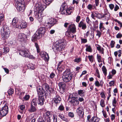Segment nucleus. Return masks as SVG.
<instances>
[{"label": "nucleus", "instance_id": "nucleus-1", "mask_svg": "<svg viewBox=\"0 0 122 122\" xmlns=\"http://www.w3.org/2000/svg\"><path fill=\"white\" fill-rule=\"evenodd\" d=\"M65 45V43L61 40H59L58 42L53 45L52 48L55 52L60 51L64 49Z\"/></svg>", "mask_w": 122, "mask_h": 122}, {"label": "nucleus", "instance_id": "nucleus-2", "mask_svg": "<svg viewBox=\"0 0 122 122\" xmlns=\"http://www.w3.org/2000/svg\"><path fill=\"white\" fill-rule=\"evenodd\" d=\"M1 36L3 40L7 39L10 36V32L8 27L6 25L3 26L1 29Z\"/></svg>", "mask_w": 122, "mask_h": 122}, {"label": "nucleus", "instance_id": "nucleus-3", "mask_svg": "<svg viewBox=\"0 0 122 122\" xmlns=\"http://www.w3.org/2000/svg\"><path fill=\"white\" fill-rule=\"evenodd\" d=\"M16 7L17 10L20 12L23 11L25 9L24 0H15Z\"/></svg>", "mask_w": 122, "mask_h": 122}, {"label": "nucleus", "instance_id": "nucleus-4", "mask_svg": "<svg viewBox=\"0 0 122 122\" xmlns=\"http://www.w3.org/2000/svg\"><path fill=\"white\" fill-rule=\"evenodd\" d=\"M72 77L69 70H66L64 72L62 76V78L64 82H69L71 80Z\"/></svg>", "mask_w": 122, "mask_h": 122}, {"label": "nucleus", "instance_id": "nucleus-5", "mask_svg": "<svg viewBox=\"0 0 122 122\" xmlns=\"http://www.w3.org/2000/svg\"><path fill=\"white\" fill-rule=\"evenodd\" d=\"M71 7L67 8V6L63 5L61 6V13L62 14H65V12H66L68 14H70L72 11Z\"/></svg>", "mask_w": 122, "mask_h": 122}, {"label": "nucleus", "instance_id": "nucleus-6", "mask_svg": "<svg viewBox=\"0 0 122 122\" xmlns=\"http://www.w3.org/2000/svg\"><path fill=\"white\" fill-rule=\"evenodd\" d=\"M8 108L7 106L3 107L0 110V117H2L5 116L8 113Z\"/></svg>", "mask_w": 122, "mask_h": 122}, {"label": "nucleus", "instance_id": "nucleus-7", "mask_svg": "<svg viewBox=\"0 0 122 122\" xmlns=\"http://www.w3.org/2000/svg\"><path fill=\"white\" fill-rule=\"evenodd\" d=\"M36 10L42 12L46 8V6L44 5L40 2L37 3L35 5Z\"/></svg>", "mask_w": 122, "mask_h": 122}, {"label": "nucleus", "instance_id": "nucleus-8", "mask_svg": "<svg viewBox=\"0 0 122 122\" xmlns=\"http://www.w3.org/2000/svg\"><path fill=\"white\" fill-rule=\"evenodd\" d=\"M35 11V14L36 18L38 20L39 22H42V18L41 16L42 12H40L39 11Z\"/></svg>", "mask_w": 122, "mask_h": 122}, {"label": "nucleus", "instance_id": "nucleus-9", "mask_svg": "<svg viewBox=\"0 0 122 122\" xmlns=\"http://www.w3.org/2000/svg\"><path fill=\"white\" fill-rule=\"evenodd\" d=\"M58 86L59 87L60 93H64L65 91V84L63 82H61L58 83Z\"/></svg>", "mask_w": 122, "mask_h": 122}, {"label": "nucleus", "instance_id": "nucleus-10", "mask_svg": "<svg viewBox=\"0 0 122 122\" xmlns=\"http://www.w3.org/2000/svg\"><path fill=\"white\" fill-rule=\"evenodd\" d=\"M30 53L28 50L25 49L23 51L21 50L20 51L19 54L24 57H28L29 56Z\"/></svg>", "mask_w": 122, "mask_h": 122}, {"label": "nucleus", "instance_id": "nucleus-11", "mask_svg": "<svg viewBox=\"0 0 122 122\" xmlns=\"http://www.w3.org/2000/svg\"><path fill=\"white\" fill-rule=\"evenodd\" d=\"M18 26L17 28L19 29H23L26 28L27 26V24L25 22H22L20 21L18 23Z\"/></svg>", "mask_w": 122, "mask_h": 122}, {"label": "nucleus", "instance_id": "nucleus-12", "mask_svg": "<svg viewBox=\"0 0 122 122\" xmlns=\"http://www.w3.org/2000/svg\"><path fill=\"white\" fill-rule=\"evenodd\" d=\"M76 26L74 24H71L69 26L68 30L67 31H69L71 33H74L76 32Z\"/></svg>", "mask_w": 122, "mask_h": 122}, {"label": "nucleus", "instance_id": "nucleus-13", "mask_svg": "<svg viewBox=\"0 0 122 122\" xmlns=\"http://www.w3.org/2000/svg\"><path fill=\"white\" fill-rule=\"evenodd\" d=\"M77 112L78 113L80 118H82L84 115L83 108L82 107H81L78 108L76 110Z\"/></svg>", "mask_w": 122, "mask_h": 122}, {"label": "nucleus", "instance_id": "nucleus-14", "mask_svg": "<svg viewBox=\"0 0 122 122\" xmlns=\"http://www.w3.org/2000/svg\"><path fill=\"white\" fill-rule=\"evenodd\" d=\"M60 97L58 95H56L55 97L52 100V103H54L57 104L60 102L61 101Z\"/></svg>", "mask_w": 122, "mask_h": 122}, {"label": "nucleus", "instance_id": "nucleus-15", "mask_svg": "<svg viewBox=\"0 0 122 122\" xmlns=\"http://www.w3.org/2000/svg\"><path fill=\"white\" fill-rule=\"evenodd\" d=\"M27 38V36L25 34L23 33H20L18 35V40L19 41H24L25 39Z\"/></svg>", "mask_w": 122, "mask_h": 122}, {"label": "nucleus", "instance_id": "nucleus-16", "mask_svg": "<svg viewBox=\"0 0 122 122\" xmlns=\"http://www.w3.org/2000/svg\"><path fill=\"white\" fill-rule=\"evenodd\" d=\"M20 21V20H18L17 18H15L13 19L12 21V24L15 28H17V26H18V23Z\"/></svg>", "mask_w": 122, "mask_h": 122}, {"label": "nucleus", "instance_id": "nucleus-17", "mask_svg": "<svg viewBox=\"0 0 122 122\" xmlns=\"http://www.w3.org/2000/svg\"><path fill=\"white\" fill-rule=\"evenodd\" d=\"M45 28L44 27H41L37 31L36 33L41 36V34L45 33Z\"/></svg>", "mask_w": 122, "mask_h": 122}, {"label": "nucleus", "instance_id": "nucleus-18", "mask_svg": "<svg viewBox=\"0 0 122 122\" xmlns=\"http://www.w3.org/2000/svg\"><path fill=\"white\" fill-rule=\"evenodd\" d=\"M37 90L39 96L40 95L43 96L44 93H43V90L41 86H38Z\"/></svg>", "mask_w": 122, "mask_h": 122}, {"label": "nucleus", "instance_id": "nucleus-19", "mask_svg": "<svg viewBox=\"0 0 122 122\" xmlns=\"http://www.w3.org/2000/svg\"><path fill=\"white\" fill-rule=\"evenodd\" d=\"M44 97L43 96H39L38 103L41 106L42 105L44 104Z\"/></svg>", "mask_w": 122, "mask_h": 122}, {"label": "nucleus", "instance_id": "nucleus-20", "mask_svg": "<svg viewBox=\"0 0 122 122\" xmlns=\"http://www.w3.org/2000/svg\"><path fill=\"white\" fill-rule=\"evenodd\" d=\"M40 36L36 32L32 36V41L33 42H35L36 41L37 39H39Z\"/></svg>", "mask_w": 122, "mask_h": 122}, {"label": "nucleus", "instance_id": "nucleus-21", "mask_svg": "<svg viewBox=\"0 0 122 122\" xmlns=\"http://www.w3.org/2000/svg\"><path fill=\"white\" fill-rule=\"evenodd\" d=\"M78 26L79 27H81L82 29L83 30L85 29L87 27L86 24L82 21L79 22Z\"/></svg>", "mask_w": 122, "mask_h": 122}, {"label": "nucleus", "instance_id": "nucleus-22", "mask_svg": "<svg viewBox=\"0 0 122 122\" xmlns=\"http://www.w3.org/2000/svg\"><path fill=\"white\" fill-rule=\"evenodd\" d=\"M36 106L30 105V107L28 110V111L30 112H35L37 110Z\"/></svg>", "mask_w": 122, "mask_h": 122}, {"label": "nucleus", "instance_id": "nucleus-23", "mask_svg": "<svg viewBox=\"0 0 122 122\" xmlns=\"http://www.w3.org/2000/svg\"><path fill=\"white\" fill-rule=\"evenodd\" d=\"M56 22V19L52 18L50 19V21L47 23L48 24H50V26H52L55 24Z\"/></svg>", "mask_w": 122, "mask_h": 122}, {"label": "nucleus", "instance_id": "nucleus-24", "mask_svg": "<svg viewBox=\"0 0 122 122\" xmlns=\"http://www.w3.org/2000/svg\"><path fill=\"white\" fill-rule=\"evenodd\" d=\"M96 47L97 50L99 51L100 53L102 54H104V49L103 47H102L99 45H97Z\"/></svg>", "mask_w": 122, "mask_h": 122}, {"label": "nucleus", "instance_id": "nucleus-25", "mask_svg": "<svg viewBox=\"0 0 122 122\" xmlns=\"http://www.w3.org/2000/svg\"><path fill=\"white\" fill-rule=\"evenodd\" d=\"M62 61H61L59 62V63L58 64V67H57V69L58 70L60 71H61L63 70V69L64 68V67L63 66H60V65L61 63L62 62Z\"/></svg>", "mask_w": 122, "mask_h": 122}, {"label": "nucleus", "instance_id": "nucleus-26", "mask_svg": "<svg viewBox=\"0 0 122 122\" xmlns=\"http://www.w3.org/2000/svg\"><path fill=\"white\" fill-rule=\"evenodd\" d=\"M91 122H98L100 119L96 117H92L91 119Z\"/></svg>", "mask_w": 122, "mask_h": 122}, {"label": "nucleus", "instance_id": "nucleus-27", "mask_svg": "<svg viewBox=\"0 0 122 122\" xmlns=\"http://www.w3.org/2000/svg\"><path fill=\"white\" fill-rule=\"evenodd\" d=\"M71 102L73 103L74 105H78L79 103L78 101L76 100L75 98H72Z\"/></svg>", "mask_w": 122, "mask_h": 122}, {"label": "nucleus", "instance_id": "nucleus-28", "mask_svg": "<svg viewBox=\"0 0 122 122\" xmlns=\"http://www.w3.org/2000/svg\"><path fill=\"white\" fill-rule=\"evenodd\" d=\"M85 46L86 47V51L91 52H92V49L90 46L88 45H86Z\"/></svg>", "mask_w": 122, "mask_h": 122}, {"label": "nucleus", "instance_id": "nucleus-29", "mask_svg": "<svg viewBox=\"0 0 122 122\" xmlns=\"http://www.w3.org/2000/svg\"><path fill=\"white\" fill-rule=\"evenodd\" d=\"M37 99L36 98L33 99L30 105H32L36 106L37 105L36 103Z\"/></svg>", "mask_w": 122, "mask_h": 122}, {"label": "nucleus", "instance_id": "nucleus-30", "mask_svg": "<svg viewBox=\"0 0 122 122\" xmlns=\"http://www.w3.org/2000/svg\"><path fill=\"white\" fill-rule=\"evenodd\" d=\"M66 34L68 36L71 38H73L74 37V36L69 31H67L66 32Z\"/></svg>", "mask_w": 122, "mask_h": 122}, {"label": "nucleus", "instance_id": "nucleus-31", "mask_svg": "<svg viewBox=\"0 0 122 122\" xmlns=\"http://www.w3.org/2000/svg\"><path fill=\"white\" fill-rule=\"evenodd\" d=\"M85 91L82 90H80L78 91V94L81 97L84 96Z\"/></svg>", "mask_w": 122, "mask_h": 122}, {"label": "nucleus", "instance_id": "nucleus-32", "mask_svg": "<svg viewBox=\"0 0 122 122\" xmlns=\"http://www.w3.org/2000/svg\"><path fill=\"white\" fill-rule=\"evenodd\" d=\"M103 24L101 22L99 28L101 31L102 32L103 30L105 29V28L103 25Z\"/></svg>", "mask_w": 122, "mask_h": 122}, {"label": "nucleus", "instance_id": "nucleus-33", "mask_svg": "<svg viewBox=\"0 0 122 122\" xmlns=\"http://www.w3.org/2000/svg\"><path fill=\"white\" fill-rule=\"evenodd\" d=\"M102 70L104 76H106L107 74V70L104 66H102Z\"/></svg>", "mask_w": 122, "mask_h": 122}, {"label": "nucleus", "instance_id": "nucleus-34", "mask_svg": "<svg viewBox=\"0 0 122 122\" xmlns=\"http://www.w3.org/2000/svg\"><path fill=\"white\" fill-rule=\"evenodd\" d=\"M19 108L21 110V111H20V112L21 114H23V111L24 110L25 108V106L24 105H21L19 107Z\"/></svg>", "mask_w": 122, "mask_h": 122}, {"label": "nucleus", "instance_id": "nucleus-35", "mask_svg": "<svg viewBox=\"0 0 122 122\" xmlns=\"http://www.w3.org/2000/svg\"><path fill=\"white\" fill-rule=\"evenodd\" d=\"M4 16L2 14H0V25H1V24L2 21L4 20Z\"/></svg>", "mask_w": 122, "mask_h": 122}, {"label": "nucleus", "instance_id": "nucleus-36", "mask_svg": "<svg viewBox=\"0 0 122 122\" xmlns=\"http://www.w3.org/2000/svg\"><path fill=\"white\" fill-rule=\"evenodd\" d=\"M99 15V14L98 13L94 12L92 13L91 16L92 18L94 19L95 17H97Z\"/></svg>", "mask_w": 122, "mask_h": 122}, {"label": "nucleus", "instance_id": "nucleus-37", "mask_svg": "<svg viewBox=\"0 0 122 122\" xmlns=\"http://www.w3.org/2000/svg\"><path fill=\"white\" fill-rule=\"evenodd\" d=\"M9 51V49L8 47H5L3 48V51L2 52L4 54H5L8 52Z\"/></svg>", "mask_w": 122, "mask_h": 122}, {"label": "nucleus", "instance_id": "nucleus-38", "mask_svg": "<svg viewBox=\"0 0 122 122\" xmlns=\"http://www.w3.org/2000/svg\"><path fill=\"white\" fill-rule=\"evenodd\" d=\"M117 103L116 100V99L115 98H114V99L112 101V104L113 105L114 107L116 106Z\"/></svg>", "mask_w": 122, "mask_h": 122}, {"label": "nucleus", "instance_id": "nucleus-39", "mask_svg": "<svg viewBox=\"0 0 122 122\" xmlns=\"http://www.w3.org/2000/svg\"><path fill=\"white\" fill-rule=\"evenodd\" d=\"M97 59L99 62H102L101 56L100 55H99L98 54H97Z\"/></svg>", "mask_w": 122, "mask_h": 122}, {"label": "nucleus", "instance_id": "nucleus-40", "mask_svg": "<svg viewBox=\"0 0 122 122\" xmlns=\"http://www.w3.org/2000/svg\"><path fill=\"white\" fill-rule=\"evenodd\" d=\"M8 94L9 95H11L14 93V90L12 89H10L8 91Z\"/></svg>", "mask_w": 122, "mask_h": 122}, {"label": "nucleus", "instance_id": "nucleus-41", "mask_svg": "<svg viewBox=\"0 0 122 122\" xmlns=\"http://www.w3.org/2000/svg\"><path fill=\"white\" fill-rule=\"evenodd\" d=\"M52 0H43L44 3L46 5H49L51 2Z\"/></svg>", "mask_w": 122, "mask_h": 122}, {"label": "nucleus", "instance_id": "nucleus-42", "mask_svg": "<svg viewBox=\"0 0 122 122\" xmlns=\"http://www.w3.org/2000/svg\"><path fill=\"white\" fill-rule=\"evenodd\" d=\"M30 96L28 95H25L23 97V99L24 101H27L29 99Z\"/></svg>", "mask_w": 122, "mask_h": 122}, {"label": "nucleus", "instance_id": "nucleus-43", "mask_svg": "<svg viewBox=\"0 0 122 122\" xmlns=\"http://www.w3.org/2000/svg\"><path fill=\"white\" fill-rule=\"evenodd\" d=\"M97 32V34L96 35L97 36H98L99 38L102 34V33L101 31H99L98 30H97L96 31Z\"/></svg>", "mask_w": 122, "mask_h": 122}, {"label": "nucleus", "instance_id": "nucleus-44", "mask_svg": "<svg viewBox=\"0 0 122 122\" xmlns=\"http://www.w3.org/2000/svg\"><path fill=\"white\" fill-rule=\"evenodd\" d=\"M43 88H45L46 91L48 90L49 88L48 85L46 84H43Z\"/></svg>", "mask_w": 122, "mask_h": 122}, {"label": "nucleus", "instance_id": "nucleus-45", "mask_svg": "<svg viewBox=\"0 0 122 122\" xmlns=\"http://www.w3.org/2000/svg\"><path fill=\"white\" fill-rule=\"evenodd\" d=\"M95 84L96 86L98 87H99L100 86H102V85L101 84H100L99 82L97 80L96 81H95Z\"/></svg>", "mask_w": 122, "mask_h": 122}, {"label": "nucleus", "instance_id": "nucleus-46", "mask_svg": "<svg viewBox=\"0 0 122 122\" xmlns=\"http://www.w3.org/2000/svg\"><path fill=\"white\" fill-rule=\"evenodd\" d=\"M35 45L37 51V52H40V49L38 45L36 43H35Z\"/></svg>", "mask_w": 122, "mask_h": 122}, {"label": "nucleus", "instance_id": "nucleus-47", "mask_svg": "<svg viewBox=\"0 0 122 122\" xmlns=\"http://www.w3.org/2000/svg\"><path fill=\"white\" fill-rule=\"evenodd\" d=\"M100 105L102 107H104L105 106L104 101L102 99L100 101Z\"/></svg>", "mask_w": 122, "mask_h": 122}, {"label": "nucleus", "instance_id": "nucleus-48", "mask_svg": "<svg viewBox=\"0 0 122 122\" xmlns=\"http://www.w3.org/2000/svg\"><path fill=\"white\" fill-rule=\"evenodd\" d=\"M58 116L63 120L65 121L66 119L65 118L63 114H60L58 115Z\"/></svg>", "mask_w": 122, "mask_h": 122}, {"label": "nucleus", "instance_id": "nucleus-49", "mask_svg": "<svg viewBox=\"0 0 122 122\" xmlns=\"http://www.w3.org/2000/svg\"><path fill=\"white\" fill-rule=\"evenodd\" d=\"M88 58L89 59V61L91 62H92L93 61L92 55L89 56H88Z\"/></svg>", "mask_w": 122, "mask_h": 122}, {"label": "nucleus", "instance_id": "nucleus-50", "mask_svg": "<svg viewBox=\"0 0 122 122\" xmlns=\"http://www.w3.org/2000/svg\"><path fill=\"white\" fill-rule=\"evenodd\" d=\"M46 55L44 59L45 61H48L49 60V57L48 54L46 53Z\"/></svg>", "mask_w": 122, "mask_h": 122}, {"label": "nucleus", "instance_id": "nucleus-51", "mask_svg": "<svg viewBox=\"0 0 122 122\" xmlns=\"http://www.w3.org/2000/svg\"><path fill=\"white\" fill-rule=\"evenodd\" d=\"M115 43V42L114 41H111L110 45L111 48H113L114 47Z\"/></svg>", "mask_w": 122, "mask_h": 122}, {"label": "nucleus", "instance_id": "nucleus-52", "mask_svg": "<svg viewBox=\"0 0 122 122\" xmlns=\"http://www.w3.org/2000/svg\"><path fill=\"white\" fill-rule=\"evenodd\" d=\"M64 107L63 106L61 105H60L58 108V109L61 111H63L64 110Z\"/></svg>", "mask_w": 122, "mask_h": 122}, {"label": "nucleus", "instance_id": "nucleus-53", "mask_svg": "<svg viewBox=\"0 0 122 122\" xmlns=\"http://www.w3.org/2000/svg\"><path fill=\"white\" fill-rule=\"evenodd\" d=\"M68 116L71 117H74V114L73 113L71 112H69L68 113Z\"/></svg>", "mask_w": 122, "mask_h": 122}, {"label": "nucleus", "instance_id": "nucleus-54", "mask_svg": "<svg viewBox=\"0 0 122 122\" xmlns=\"http://www.w3.org/2000/svg\"><path fill=\"white\" fill-rule=\"evenodd\" d=\"M45 114L47 116L50 117L51 115V112L49 111L47 112Z\"/></svg>", "mask_w": 122, "mask_h": 122}, {"label": "nucleus", "instance_id": "nucleus-55", "mask_svg": "<svg viewBox=\"0 0 122 122\" xmlns=\"http://www.w3.org/2000/svg\"><path fill=\"white\" fill-rule=\"evenodd\" d=\"M55 76V75L53 73H52L50 75V78L52 79Z\"/></svg>", "mask_w": 122, "mask_h": 122}, {"label": "nucleus", "instance_id": "nucleus-56", "mask_svg": "<svg viewBox=\"0 0 122 122\" xmlns=\"http://www.w3.org/2000/svg\"><path fill=\"white\" fill-rule=\"evenodd\" d=\"M87 8L89 10H91L92 9V5L91 4H89L88 5L87 7Z\"/></svg>", "mask_w": 122, "mask_h": 122}, {"label": "nucleus", "instance_id": "nucleus-57", "mask_svg": "<svg viewBox=\"0 0 122 122\" xmlns=\"http://www.w3.org/2000/svg\"><path fill=\"white\" fill-rule=\"evenodd\" d=\"M122 37V35L120 33H119L116 35V37L117 38H120Z\"/></svg>", "mask_w": 122, "mask_h": 122}, {"label": "nucleus", "instance_id": "nucleus-58", "mask_svg": "<svg viewBox=\"0 0 122 122\" xmlns=\"http://www.w3.org/2000/svg\"><path fill=\"white\" fill-rule=\"evenodd\" d=\"M114 81H112L109 83V86H111L114 84Z\"/></svg>", "mask_w": 122, "mask_h": 122}, {"label": "nucleus", "instance_id": "nucleus-59", "mask_svg": "<svg viewBox=\"0 0 122 122\" xmlns=\"http://www.w3.org/2000/svg\"><path fill=\"white\" fill-rule=\"evenodd\" d=\"M81 42L82 43H85L87 42V40L85 39H81Z\"/></svg>", "mask_w": 122, "mask_h": 122}, {"label": "nucleus", "instance_id": "nucleus-60", "mask_svg": "<svg viewBox=\"0 0 122 122\" xmlns=\"http://www.w3.org/2000/svg\"><path fill=\"white\" fill-rule=\"evenodd\" d=\"M86 22L88 24H89L90 22H91V21L90 20L89 18L88 17H87L86 19Z\"/></svg>", "mask_w": 122, "mask_h": 122}, {"label": "nucleus", "instance_id": "nucleus-61", "mask_svg": "<svg viewBox=\"0 0 122 122\" xmlns=\"http://www.w3.org/2000/svg\"><path fill=\"white\" fill-rule=\"evenodd\" d=\"M80 18L81 17L80 16H78L76 18V21L77 22H78L79 21L80 19Z\"/></svg>", "mask_w": 122, "mask_h": 122}, {"label": "nucleus", "instance_id": "nucleus-62", "mask_svg": "<svg viewBox=\"0 0 122 122\" xmlns=\"http://www.w3.org/2000/svg\"><path fill=\"white\" fill-rule=\"evenodd\" d=\"M81 61V59L79 58H77V59H75L74 60V61L75 62L78 63V62H79L80 61Z\"/></svg>", "mask_w": 122, "mask_h": 122}, {"label": "nucleus", "instance_id": "nucleus-63", "mask_svg": "<svg viewBox=\"0 0 122 122\" xmlns=\"http://www.w3.org/2000/svg\"><path fill=\"white\" fill-rule=\"evenodd\" d=\"M100 95L102 98H105L106 97L105 96V95L103 93L101 92L100 93Z\"/></svg>", "mask_w": 122, "mask_h": 122}, {"label": "nucleus", "instance_id": "nucleus-64", "mask_svg": "<svg viewBox=\"0 0 122 122\" xmlns=\"http://www.w3.org/2000/svg\"><path fill=\"white\" fill-rule=\"evenodd\" d=\"M109 7L110 9L112 10L114 7V5L113 4H111L109 5Z\"/></svg>", "mask_w": 122, "mask_h": 122}]
</instances>
